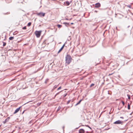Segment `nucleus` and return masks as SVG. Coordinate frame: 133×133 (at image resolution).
<instances>
[{
    "label": "nucleus",
    "mask_w": 133,
    "mask_h": 133,
    "mask_svg": "<svg viewBox=\"0 0 133 133\" xmlns=\"http://www.w3.org/2000/svg\"><path fill=\"white\" fill-rule=\"evenodd\" d=\"M72 58L70 55H67L65 57L66 63L67 64H69L71 61Z\"/></svg>",
    "instance_id": "1"
},
{
    "label": "nucleus",
    "mask_w": 133,
    "mask_h": 133,
    "mask_svg": "<svg viewBox=\"0 0 133 133\" xmlns=\"http://www.w3.org/2000/svg\"><path fill=\"white\" fill-rule=\"evenodd\" d=\"M45 13L42 12H40L36 13V14L37 15L39 16L40 17H44L45 16Z\"/></svg>",
    "instance_id": "2"
},
{
    "label": "nucleus",
    "mask_w": 133,
    "mask_h": 133,
    "mask_svg": "<svg viewBox=\"0 0 133 133\" xmlns=\"http://www.w3.org/2000/svg\"><path fill=\"white\" fill-rule=\"evenodd\" d=\"M123 121L118 120V121H116L114 123V124H121V125L123 124Z\"/></svg>",
    "instance_id": "3"
},
{
    "label": "nucleus",
    "mask_w": 133,
    "mask_h": 133,
    "mask_svg": "<svg viewBox=\"0 0 133 133\" xmlns=\"http://www.w3.org/2000/svg\"><path fill=\"white\" fill-rule=\"evenodd\" d=\"M41 32V31H36L35 32V34L37 37H39L40 36Z\"/></svg>",
    "instance_id": "4"
},
{
    "label": "nucleus",
    "mask_w": 133,
    "mask_h": 133,
    "mask_svg": "<svg viewBox=\"0 0 133 133\" xmlns=\"http://www.w3.org/2000/svg\"><path fill=\"white\" fill-rule=\"evenodd\" d=\"M101 6V4L99 3H97L95 4V7L98 8Z\"/></svg>",
    "instance_id": "5"
},
{
    "label": "nucleus",
    "mask_w": 133,
    "mask_h": 133,
    "mask_svg": "<svg viewBox=\"0 0 133 133\" xmlns=\"http://www.w3.org/2000/svg\"><path fill=\"white\" fill-rule=\"evenodd\" d=\"M10 117H8L3 122V123H5L6 122L8 121L10 119Z\"/></svg>",
    "instance_id": "6"
},
{
    "label": "nucleus",
    "mask_w": 133,
    "mask_h": 133,
    "mask_svg": "<svg viewBox=\"0 0 133 133\" xmlns=\"http://www.w3.org/2000/svg\"><path fill=\"white\" fill-rule=\"evenodd\" d=\"M20 107H19V108H17L15 110V111L14 112V114H15L18 112L19 111V110L20 109Z\"/></svg>",
    "instance_id": "7"
},
{
    "label": "nucleus",
    "mask_w": 133,
    "mask_h": 133,
    "mask_svg": "<svg viewBox=\"0 0 133 133\" xmlns=\"http://www.w3.org/2000/svg\"><path fill=\"white\" fill-rule=\"evenodd\" d=\"M84 132L85 131L83 129H81L79 130V133H84Z\"/></svg>",
    "instance_id": "8"
},
{
    "label": "nucleus",
    "mask_w": 133,
    "mask_h": 133,
    "mask_svg": "<svg viewBox=\"0 0 133 133\" xmlns=\"http://www.w3.org/2000/svg\"><path fill=\"white\" fill-rule=\"evenodd\" d=\"M64 46H65V44H63V46L58 51V53H59L62 50Z\"/></svg>",
    "instance_id": "9"
},
{
    "label": "nucleus",
    "mask_w": 133,
    "mask_h": 133,
    "mask_svg": "<svg viewBox=\"0 0 133 133\" xmlns=\"http://www.w3.org/2000/svg\"><path fill=\"white\" fill-rule=\"evenodd\" d=\"M65 3L66 4V5L67 6L69 5L70 4V2L69 1H67L65 2L64 3Z\"/></svg>",
    "instance_id": "10"
},
{
    "label": "nucleus",
    "mask_w": 133,
    "mask_h": 133,
    "mask_svg": "<svg viewBox=\"0 0 133 133\" xmlns=\"http://www.w3.org/2000/svg\"><path fill=\"white\" fill-rule=\"evenodd\" d=\"M63 24H65L66 26H67L68 25H69V23L66 22H64Z\"/></svg>",
    "instance_id": "11"
},
{
    "label": "nucleus",
    "mask_w": 133,
    "mask_h": 133,
    "mask_svg": "<svg viewBox=\"0 0 133 133\" xmlns=\"http://www.w3.org/2000/svg\"><path fill=\"white\" fill-rule=\"evenodd\" d=\"M14 38V37H11L9 38V39L10 40H12Z\"/></svg>",
    "instance_id": "12"
},
{
    "label": "nucleus",
    "mask_w": 133,
    "mask_h": 133,
    "mask_svg": "<svg viewBox=\"0 0 133 133\" xmlns=\"http://www.w3.org/2000/svg\"><path fill=\"white\" fill-rule=\"evenodd\" d=\"M128 110H130V106L129 105V103H128Z\"/></svg>",
    "instance_id": "13"
},
{
    "label": "nucleus",
    "mask_w": 133,
    "mask_h": 133,
    "mask_svg": "<svg viewBox=\"0 0 133 133\" xmlns=\"http://www.w3.org/2000/svg\"><path fill=\"white\" fill-rule=\"evenodd\" d=\"M31 22H29L28 23L27 25V26H29L31 25Z\"/></svg>",
    "instance_id": "14"
},
{
    "label": "nucleus",
    "mask_w": 133,
    "mask_h": 133,
    "mask_svg": "<svg viewBox=\"0 0 133 133\" xmlns=\"http://www.w3.org/2000/svg\"><path fill=\"white\" fill-rule=\"evenodd\" d=\"M127 96L128 97V99H130V95L129 94H127Z\"/></svg>",
    "instance_id": "15"
},
{
    "label": "nucleus",
    "mask_w": 133,
    "mask_h": 133,
    "mask_svg": "<svg viewBox=\"0 0 133 133\" xmlns=\"http://www.w3.org/2000/svg\"><path fill=\"white\" fill-rule=\"evenodd\" d=\"M57 26L58 28H60L62 26V25H60L58 24Z\"/></svg>",
    "instance_id": "16"
},
{
    "label": "nucleus",
    "mask_w": 133,
    "mask_h": 133,
    "mask_svg": "<svg viewBox=\"0 0 133 133\" xmlns=\"http://www.w3.org/2000/svg\"><path fill=\"white\" fill-rule=\"evenodd\" d=\"M3 46H4L6 45V43H5L4 42H3Z\"/></svg>",
    "instance_id": "17"
},
{
    "label": "nucleus",
    "mask_w": 133,
    "mask_h": 133,
    "mask_svg": "<svg viewBox=\"0 0 133 133\" xmlns=\"http://www.w3.org/2000/svg\"><path fill=\"white\" fill-rule=\"evenodd\" d=\"M58 85H55L54 87V89L57 88Z\"/></svg>",
    "instance_id": "18"
},
{
    "label": "nucleus",
    "mask_w": 133,
    "mask_h": 133,
    "mask_svg": "<svg viewBox=\"0 0 133 133\" xmlns=\"http://www.w3.org/2000/svg\"><path fill=\"white\" fill-rule=\"evenodd\" d=\"M94 83L90 85V87H92L94 86Z\"/></svg>",
    "instance_id": "19"
},
{
    "label": "nucleus",
    "mask_w": 133,
    "mask_h": 133,
    "mask_svg": "<svg viewBox=\"0 0 133 133\" xmlns=\"http://www.w3.org/2000/svg\"><path fill=\"white\" fill-rule=\"evenodd\" d=\"M22 29H24V30H25V29H26V26H25L24 27H23L22 28Z\"/></svg>",
    "instance_id": "20"
},
{
    "label": "nucleus",
    "mask_w": 133,
    "mask_h": 133,
    "mask_svg": "<svg viewBox=\"0 0 133 133\" xmlns=\"http://www.w3.org/2000/svg\"><path fill=\"white\" fill-rule=\"evenodd\" d=\"M70 101H71V100H69V101L67 102V104H69L70 103Z\"/></svg>",
    "instance_id": "21"
},
{
    "label": "nucleus",
    "mask_w": 133,
    "mask_h": 133,
    "mask_svg": "<svg viewBox=\"0 0 133 133\" xmlns=\"http://www.w3.org/2000/svg\"><path fill=\"white\" fill-rule=\"evenodd\" d=\"M82 99H81V100H80L77 103H78V104H79L80 103H81V101H82Z\"/></svg>",
    "instance_id": "22"
},
{
    "label": "nucleus",
    "mask_w": 133,
    "mask_h": 133,
    "mask_svg": "<svg viewBox=\"0 0 133 133\" xmlns=\"http://www.w3.org/2000/svg\"><path fill=\"white\" fill-rule=\"evenodd\" d=\"M121 102L123 104V105H124L125 104L124 102L123 101H122Z\"/></svg>",
    "instance_id": "23"
},
{
    "label": "nucleus",
    "mask_w": 133,
    "mask_h": 133,
    "mask_svg": "<svg viewBox=\"0 0 133 133\" xmlns=\"http://www.w3.org/2000/svg\"><path fill=\"white\" fill-rule=\"evenodd\" d=\"M61 87H59L57 89V90H58L60 89H61Z\"/></svg>",
    "instance_id": "24"
},
{
    "label": "nucleus",
    "mask_w": 133,
    "mask_h": 133,
    "mask_svg": "<svg viewBox=\"0 0 133 133\" xmlns=\"http://www.w3.org/2000/svg\"><path fill=\"white\" fill-rule=\"evenodd\" d=\"M61 108V107H59L58 108L57 110H59Z\"/></svg>",
    "instance_id": "25"
},
{
    "label": "nucleus",
    "mask_w": 133,
    "mask_h": 133,
    "mask_svg": "<svg viewBox=\"0 0 133 133\" xmlns=\"http://www.w3.org/2000/svg\"><path fill=\"white\" fill-rule=\"evenodd\" d=\"M9 13L7 12L6 13L4 14H5V15L6 14H9Z\"/></svg>",
    "instance_id": "26"
},
{
    "label": "nucleus",
    "mask_w": 133,
    "mask_h": 133,
    "mask_svg": "<svg viewBox=\"0 0 133 133\" xmlns=\"http://www.w3.org/2000/svg\"><path fill=\"white\" fill-rule=\"evenodd\" d=\"M59 93H57L56 94V95H55V97H56V96Z\"/></svg>",
    "instance_id": "27"
},
{
    "label": "nucleus",
    "mask_w": 133,
    "mask_h": 133,
    "mask_svg": "<svg viewBox=\"0 0 133 133\" xmlns=\"http://www.w3.org/2000/svg\"><path fill=\"white\" fill-rule=\"evenodd\" d=\"M120 118L122 119H123L124 118V117H121Z\"/></svg>",
    "instance_id": "28"
},
{
    "label": "nucleus",
    "mask_w": 133,
    "mask_h": 133,
    "mask_svg": "<svg viewBox=\"0 0 133 133\" xmlns=\"http://www.w3.org/2000/svg\"><path fill=\"white\" fill-rule=\"evenodd\" d=\"M79 104H78V103H77L75 105V106H76L77 105H78Z\"/></svg>",
    "instance_id": "29"
},
{
    "label": "nucleus",
    "mask_w": 133,
    "mask_h": 133,
    "mask_svg": "<svg viewBox=\"0 0 133 133\" xmlns=\"http://www.w3.org/2000/svg\"><path fill=\"white\" fill-rule=\"evenodd\" d=\"M112 74H109V75H112Z\"/></svg>",
    "instance_id": "30"
},
{
    "label": "nucleus",
    "mask_w": 133,
    "mask_h": 133,
    "mask_svg": "<svg viewBox=\"0 0 133 133\" xmlns=\"http://www.w3.org/2000/svg\"><path fill=\"white\" fill-rule=\"evenodd\" d=\"M71 24H74V23H71Z\"/></svg>",
    "instance_id": "31"
},
{
    "label": "nucleus",
    "mask_w": 133,
    "mask_h": 133,
    "mask_svg": "<svg viewBox=\"0 0 133 133\" xmlns=\"http://www.w3.org/2000/svg\"><path fill=\"white\" fill-rule=\"evenodd\" d=\"M66 20H68V19L67 18H66Z\"/></svg>",
    "instance_id": "32"
},
{
    "label": "nucleus",
    "mask_w": 133,
    "mask_h": 133,
    "mask_svg": "<svg viewBox=\"0 0 133 133\" xmlns=\"http://www.w3.org/2000/svg\"><path fill=\"white\" fill-rule=\"evenodd\" d=\"M24 111H23V112H22V114H23V113H24Z\"/></svg>",
    "instance_id": "33"
},
{
    "label": "nucleus",
    "mask_w": 133,
    "mask_h": 133,
    "mask_svg": "<svg viewBox=\"0 0 133 133\" xmlns=\"http://www.w3.org/2000/svg\"><path fill=\"white\" fill-rule=\"evenodd\" d=\"M89 133V132H87V133Z\"/></svg>",
    "instance_id": "34"
},
{
    "label": "nucleus",
    "mask_w": 133,
    "mask_h": 133,
    "mask_svg": "<svg viewBox=\"0 0 133 133\" xmlns=\"http://www.w3.org/2000/svg\"><path fill=\"white\" fill-rule=\"evenodd\" d=\"M89 127V128H90V127Z\"/></svg>",
    "instance_id": "35"
}]
</instances>
